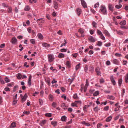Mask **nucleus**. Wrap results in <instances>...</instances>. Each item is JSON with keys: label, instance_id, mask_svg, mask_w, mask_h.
<instances>
[{"label": "nucleus", "instance_id": "c9c22d12", "mask_svg": "<svg viewBox=\"0 0 128 128\" xmlns=\"http://www.w3.org/2000/svg\"><path fill=\"white\" fill-rule=\"evenodd\" d=\"M98 44L97 45L99 46H101L102 45V42H101L98 41Z\"/></svg>", "mask_w": 128, "mask_h": 128}, {"label": "nucleus", "instance_id": "bf43d9fd", "mask_svg": "<svg viewBox=\"0 0 128 128\" xmlns=\"http://www.w3.org/2000/svg\"><path fill=\"white\" fill-rule=\"evenodd\" d=\"M86 84L85 85L87 86H89L88 81V79L86 80Z\"/></svg>", "mask_w": 128, "mask_h": 128}, {"label": "nucleus", "instance_id": "79ce46f5", "mask_svg": "<svg viewBox=\"0 0 128 128\" xmlns=\"http://www.w3.org/2000/svg\"><path fill=\"white\" fill-rule=\"evenodd\" d=\"M92 24L94 27L96 28V25L97 24V23L93 21L92 23Z\"/></svg>", "mask_w": 128, "mask_h": 128}, {"label": "nucleus", "instance_id": "0eeeda50", "mask_svg": "<svg viewBox=\"0 0 128 128\" xmlns=\"http://www.w3.org/2000/svg\"><path fill=\"white\" fill-rule=\"evenodd\" d=\"M108 8L111 11L113 12V8L114 7L113 6L112 4H110L108 5Z\"/></svg>", "mask_w": 128, "mask_h": 128}, {"label": "nucleus", "instance_id": "20e7f679", "mask_svg": "<svg viewBox=\"0 0 128 128\" xmlns=\"http://www.w3.org/2000/svg\"><path fill=\"white\" fill-rule=\"evenodd\" d=\"M48 61L50 62H52L54 59L53 56L51 55H48Z\"/></svg>", "mask_w": 128, "mask_h": 128}, {"label": "nucleus", "instance_id": "2f4dec72", "mask_svg": "<svg viewBox=\"0 0 128 128\" xmlns=\"http://www.w3.org/2000/svg\"><path fill=\"white\" fill-rule=\"evenodd\" d=\"M108 98L109 99L114 100V98L112 96H108Z\"/></svg>", "mask_w": 128, "mask_h": 128}, {"label": "nucleus", "instance_id": "5fc2aeb1", "mask_svg": "<svg viewBox=\"0 0 128 128\" xmlns=\"http://www.w3.org/2000/svg\"><path fill=\"white\" fill-rule=\"evenodd\" d=\"M2 6L4 7H6L7 8L8 7V5L5 3H2Z\"/></svg>", "mask_w": 128, "mask_h": 128}, {"label": "nucleus", "instance_id": "37998d69", "mask_svg": "<svg viewBox=\"0 0 128 128\" xmlns=\"http://www.w3.org/2000/svg\"><path fill=\"white\" fill-rule=\"evenodd\" d=\"M67 49L65 48H62L60 50V51L62 52H66V51Z\"/></svg>", "mask_w": 128, "mask_h": 128}, {"label": "nucleus", "instance_id": "dca6fc26", "mask_svg": "<svg viewBox=\"0 0 128 128\" xmlns=\"http://www.w3.org/2000/svg\"><path fill=\"white\" fill-rule=\"evenodd\" d=\"M58 56V58H62L64 57V55L62 53H60L59 54Z\"/></svg>", "mask_w": 128, "mask_h": 128}, {"label": "nucleus", "instance_id": "0e129e2a", "mask_svg": "<svg viewBox=\"0 0 128 128\" xmlns=\"http://www.w3.org/2000/svg\"><path fill=\"white\" fill-rule=\"evenodd\" d=\"M22 37H23V36H17V38L19 39H21L22 38Z\"/></svg>", "mask_w": 128, "mask_h": 128}, {"label": "nucleus", "instance_id": "2eb2a0df", "mask_svg": "<svg viewBox=\"0 0 128 128\" xmlns=\"http://www.w3.org/2000/svg\"><path fill=\"white\" fill-rule=\"evenodd\" d=\"M43 46L46 47L48 48L50 46V45L46 43H44L42 44Z\"/></svg>", "mask_w": 128, "mask_h": 128}, {"label": "nucleus", "instance_id": "e433bc0d", "mask_svg": "<svg viewBox=\"0 0 128 128\" xmlns=\"http://www.w3.org/2000/svg\"><path fill=\"white\" fill-rule=\"evenodd\" d=\"M117 33L119 35H121L123 34V33L120 30H119L118 31H117Z\"/></svg>", "mask_w": 128, "mask_h": 128}, {"label": "nucleus", "instance_id": "ddd939ff", "mask_svg": "<svg viewBox=\"0 0 128 128\" xmlns=\"http://www.w3.org/2000/svg\"><path fill=\"white\" fill-rule=\"evenodd\" d=\"M38 38L40 39L41 40L43 39V36L40 33H38Z\"/></svg>", "mask_w": 128, "mask_h": 128}, {"label": "nucleus", "instance_id": "f3484780", "mask_svg": "<svg viewBox=\"0 0 128 128\" xmlns=\"http://www.w3.org/2000/svg\"><path fill=\"white\" fill-rule=\"evenodd\" d=\"M122 78L119 79L118 80V84L119 86H120L122 82Z\"/></svg>", "mask_w": 128, "mask_h": 128}, {"label": "nucleus", "instance_id": "ea45409f", "mask_svg": "<svg viewBox=\"0 0 128 128\" xmlns=\"http://www.w3.org/2000/svg\"><path fill=\"white\" fill-rule=\"evenodd\" d=\"M104 34L106 36H108L109 35V33L108 31L106 30H105L104 31Z\"/></svg>", "mask_w": 128, "mask_h": 128}, {"label": "nucleus", "instance_id": "6ab92c4d", "mask_svg": "<svg viewBox=\"0 0 128 128\" xmlns=\"http://www.w3.org/2000/svg\"><path fill=\"white\" fill-rule=\"evenodd\" d=\"M120 24L121 26L124 25L126 24V21L125 20L122 21L120 22Z\"/></svg>", "mask_w": 128, "mask_h": 128}, {"label": "nucleus", "instance_id": "72a5a7b5", "mask_svg": "<svg viewBox=\"0 0 128 128\" xmlns=\"http://www.w3.org/2000/svg\"><path fill=\"white\" fill-rule=\"evenodd\" d=\"M17 78L18 79H20L22 77V76L21 74L20 73L18 74V75L17 76Z\"/></svg>", "mask_w": 128, "mask_h": 128}, {"label": "nucleus", "instance_id": "c85d7f7f", "mask_svg": "<svg viewBox=\"0 0 128 128\" xmlns=\"http://www.w3.org/2000/svg\"><path fill=\"white\" fill-rule=\"evenodd\" d=\"M45 116L49 117H50L52 116V114L50 113H47L45 114Z\"/></svg>", "mask_w": 128, "mask_h": 128}, {"label": "nucleus", "instance_id": "f257e3e1", "mask_svg": "<svg viewBox=\"0 0 128 128\" xmlns=\"http://www.w3.org/2000/svg\"><path fill=\"white\" fill-rule=\"evenodd\" d=\"M100 11L103 14L106 15L107 14V12L106 8L102 6H100Z\"/></svg>", "mask_w": 128, "mask_h": 128}, {"label": "nucleus", "instance_id": "774afa93", "mask_svg": "<svg viewBox=\"0 0 128 128\" xmlns=\"http://www.w3.org/2000/svg\"><path fill=\"white\" fill-rule=\"evenodd\" d=\"M125 80V82L127 83L128 82V78L126 77Z\"/></svg>", "mask_w": 128, "mask_h": 128}, {"label": "nucleus", "instance_id": "69168bd1", "mask_svg": "<svg viewBox=\"0 0 128 128\" xmlns=\"http://www.w3.org/2000/svg\"><path fill=\"white\" fill-rule=\"evenodd\" d=\"M78 54L77 53H75L74 54H72V56L76 58Z\"/></svg>", "mask_w": 128, "mask_h": 128}, {"label": "nucleus", "instance_id": "de8ad7c7", "mask_svg": "<svg viewBox=\"0 0 128 128\" xmlns=\"http://www.w3.org/2000/svg\"><path fill=\"white\" fill-rule=\"evenodd\" d=\"M100 38H101L102 39L104 40H105V37L103 35V34H102V35H100Z\"/></svg>", "mask_w": 128, "mask_h": 128}, {"label": "nucleus", "instance_id": "a211bd4d", "mask_svg": "<svg viewBox=\"0 0 128 128\" xmlns=\"http://www.w3.org/2000/svg\"><path fill=\"white\" fill-rule=\"evenodd\" d=\"M16 123L15 122H12V123L10 126V128H14L16 127Z\"/></svg>", "mask_w": 128, "mask_h": 128}, {"label": "nucleus", "instance_id": "052dcab7", "mask_svg": "<svg viewBox=\"0 0 128 128\" xmlns=\"http://www.w3.org/2000/svg\"><path fill=\"white\" fill-rule=\"evenodd\" d=\"M62 98H64V100H66V96L64 94H63L61 96Z\"/></svg>", "mask_w": 128, "mask_h": 128}, {"label": "nucleus", "instance_id": "49530a36", "mask_svg": "<svg viewBox=\"0 0 128 128\" xmlns=\"http://www.w3.org/2000/svg\"><path fill=\"white\" fill-rule=\"evenodd\" d=\"M84 71L85 72H86L88 70V66H86L84 68Z\"/></svg>", "mask_w": 128, "mask_h": 128}, {"label": "nucleus", "instance_id": "f704fd0d", "mask_svg": "<svg viewBox=\"0 0 128 128\" xmlns=\"http://www.w3.org/2000/svg\"><path fill=\"white\" fill-rule=\"evenodd\" d=\"M29 10L30 8L28 6H26L24 8V10L25 11H28Z\"/></svg>", "mask_w": 128, "mask_h": 128}, {"label": "nucleus", "instance_id": "b1692460", "mask_svg": "<svg viewBox=\"0 0 128 128\" xmlns=\"http://www.w3.org/2000/svg\"><path fill=\"white\" fill-rule=\"evenodd\" d=\"M99 94V92L98 91H96L93 94V96H96L98 95Z\"/></svg>", "mask_w": 128, "mask_h": 128}, {"label": "nucleus", "instance_id": "8fccbe9b", "mask_svg": "<svg viewBox=\"0 0 128 128\" xmlns=\"http://www.w3.org/2000/svg\"><path fill=\"white\" fill-rule=\"evenodd\" d=\"M115 55L116 56L118 57H120L122 56V55L118 53H116L115 54Z\"/></svg>", "mask_w": 128, "mask_h": 128}, {"label": "nucleus", "instance_id": "9d476101", "mask_svg": "<svg viewBox=\"0 0 128 128\" xmlns=\"http://www.w3.org/2000/svg\"><path fill=\"white\" fill-rule=\"evenodd\" d=\"M27 96L26 94L22 98V102H23L26 100Z\"/></svg>", "mask_w": 128, "mask_h": 128}, {"label": "nucleus", "instance_id": "473e14b6", "mask_svg": "<svg viewBox=\"0 0 128 128\" xmlns=\"http://www.w3.org/2000/svg\"><path fill=\"white\" fill-rule=\"evenodd\" d=\"M4 80L6 82H8L10 81V79L7 77H6L5 78Z\"/></svg>", "mask_w": 128, "mask_h": 128}, {"label": "nucleus", "instance_id": "f03ea898", "mask_svg": "<svg viewBox=\"0 0 128 128\" xmlns=\"http://www.w3.org/2000/svg\"><path fill=\"white\" fill-rule=\"evenodd\" d=\"M17 42V40L15 37H13L12 38L11 42L12 44H16Z\"/></svg>", "mask_w": 128, "mask_h": 128}, {"label": "nucleus", "instance_id": "7ed1b4c3", "mask_svg": "<svg viewBox=\"0 0 128 128\" xmlns=\"http://www.w3.org/2000/svg\"><path fill=\"white\" fill-rule=\"evenodd\" d=\"M84 30L83 29L80 28L78 30V32L81 34L80 36L81 37H84V35L83 34L84 32Z\"/></svg>", "mask_w": 128, "mask_h": 128}, {"label": "nucleus", "instance_id": "4be33fe9", "mask_svg": "<svg viewBox=\"0 0 128 128\" xmlns=\"http://www.w3.org/2000/svg\"><path fill=\"white\" fill-rule=\"evenodd\" d=\"M89 71L92 72L94 71V68L92 66H90L89 68Z\"/></svg>", "mask_w": 128, "mask_h": 128}, {"label": "nucleus", "instance_id": "338daca9", "mask_svg": "<svg viewBox=\"0 0 128 128\" xmlns=\"http://www.w3.org/2000/svg\"><path fill=\"white\" fill-rule=\"evenodd\" d=\"M94 52L92 50H90L88 52V54H93Z\"/></svg>", "mask_w": 128, "mask_h": 128}, {"label": "nucleus", "instance_id": "c756f323", "mask_svg": "<svg viewBox=\"0 0 128 128\" xmlns=\"http://www.w3.org/2000/svg\"><path fill=\"white\" fill-rule=\"evenodd\" d=\"M97 33L98 35L100 36L101 35H102V34L101 31L98 29L97 30Z\"/></svg>", "mask_w": 128, "mask_h": 128}, {"label": "nucleus", "instance_id": "6e6552de", "mask_svg": "<svg viewBox=\"0 0 128 128\" xmlns=\"http://www.w3.org/2000/svg\"><path fill=\"white\" fill-rule=\"evenodd\" d=\"M32 76L30 75L29 77L28 81V85L30 86L31 84V78Z\"/></svg>", "mask_w": 128, "mask_h": 128}, {"label": "nucleus", "instance_id": "423d86ee", "mask_svg": "<svg viewBox=\"0 0 128 128\" xmlns=\"http://www.w3.org/2000/svg\"><path fill=\"white\" fill-rule=\"evenodd\" d=\"M80 0L81 4L83 7L84 8H86L87 7V5L85 2L84 0Z\"/></svg>", "mask_w": 128, "mask_h": 128}, {"label": "nucleus", "instance_id": "680f3d73", "mask_svg": "<svg viewBox=\"0 0 128 128\" xmlns=\"http://www.w3.org/2000/svg\"><path fill=\"white\" fill-rule=\"evenodd\" d=\"M27 30L29 33H30L31 32V28H28L27 29Z\"/></svg>", "mask_w": 128, "mask_h": 128}, {"label": "nucleus", "instance_id": "a878e982", "mask_svg": "<svg viewBox=\"0 0 128 128\" xmlns=\"http://www.w3.org/2000/svg\"><path fill=\"white\" fill-rule=\"evenodd\" d=\"M54 8L56 9L58 7V5L57 4V2H55L54 3Z\"/></svg>", "mask_w": 128, "mask_h": 128}, {"label": "nucleus", "instance_id": "6e6d98bb", "mask_svg": "<svg viewBox=\"0 0 128 128\" xmlns=\"http://www.w3.org/2000/svg\"><path fill=\"white\" fill-rule=\"evenodd\" d=\"M111 44L109 42L108 44H105V46L106 47L109 46H110Z\"/></svg>", "mask_w": 128, "mask_h": 128}, {"label": "nucleus", "instance_id": "4c0bfd02", "mask_svg": "<svg viewBox=\"0 0 128 128\" xmlns=\"http://www.w3.org/2000/svg\"><path fill=\"white\" fill-rule=\"evenodd\" d=\"M18 87V86L17 85H16L15 86H14L13 89V91L14 92H15L16 91V88Z\"/></svg>", "mask_w": 128, "mask_h": 128}, {"label": "nucleus", "instance_id": "a18cd8bd", "mask_svg": "<svg viewBox=\"0 0 128 128\" xmlns=\"http://www.w3.org/2000/svg\"><path fill=\"white\" fill-rule=\"evenodd\" d=\"M31 43L33 44H34L35 43L34 40V39H31L30 40Z\"/></svg>", "mask_w": 128, "mask_h": 128}, {"label": "nucleus", "instance_id": "09e8293b", "mask_svg": "<svg viewBox=\"0 0 128 128\" xmlns=\"http://www.w3.org/2000/svg\"><path fill=\"white\" fill-rule=\"evenodd\" d=\"M88 86H85L84 89V92H86V90H87V87Z\"/></svg>", "mask_w": 128, "mask_h": 128}, {"label": "nucleus", "instance_id": "39448f33", "mask_svg": "<svg viewBox=\"0 0 128 128\" xmlns=\"http://www.w3.org/2000/svg\"><path fill=\"white\" fill-rule=\"evenodd\" d=\"M110 80L112 83L114 85H115L116 84V82L114 78L112 76L110 77Z\"/></svg>", "mask_w": 128, "mask_h": 128}, {"label": "nucleus", "instance_id": "4468645a", "mask_svg": "<svg viewBox=\"0 0 128 128\" xmlns=\"http://www.w3.org/2000/svg\"><path fill=\"white\" fill-rule=\"evenodd\" d=\"M51 124L54 127H55L56 126L57 124V122L56 121H52L51 122Z\"/></svg>", "mask_w": 128, "mask_h": 128}, {"label": "nucleus", "instance_id": "e2e57ef3", "mask_svg": "<svg viewBox=\"0 0 128 128\" xmlns=\"http://www.w3.org/2000/svg\"><path fill=\"white\" fill-rule=\"evenodd\" d=\"M47 83H48V85L49 86H50V80H49V79H48L47 80V82H46Z\"/></svg>", "mask_w": 128, "mask_h": 128}, {"label": "nucleus", "instance_id": "412c9836", "mask_svg": "<svg viewBox=\"0 0 128 128\" xmlns=\"http://www.w3.org/2000/svg\"><path fill=\"white\" fill-rule=\"evenodd\" d=\"M66 117L65 116H62L61 118V120L62 121H65L66 119Z\"/></svg>", "mask_w": 128, "mask_h": 128}, {"label": "nucleus", "instance_id": "a19ab883", "mask_svg": "<svg viewBox=\"0 0 128 128\" xmlns=\"http://www.w3.org/2000/svg\"><path fill=\"white\" fill-rule=\"evenodd\" d=\"M8 12L9 13H11L12 12V10L11 8H8Z\"/></svg>", "mask_w": 128, "mask_h": 128}, {"label": "nucleus", "instance_id": "13d9d810", "mask_svg": "<svg viewBox=\"0 0 128 128\" xmlns=\"http://www.w3.org/2000/svg\"><path fill=\"white\" fill-rule=\"evenodd\" d=\"M99 5V4L98 2H97L96 4H95L94 5V7L95 8H96L97 7H98Z\"/></svg>", "mask_w": 128, "mask_h": 128}, {"label": "nucleus", "instance_id": "f8f14e48", "mask_svg": "<svg viewBox=\"0 0 128 128\" xmlns=\"http://www.w3.org/2000/svg\"><path fill=\"white\" fill-rule=\"evenodd\" d=\"M76 12L78 16H79L81 12V10L79 8L77 9L76 10Z\"/></svg>", "mask_w": 128, "mask_h": 128}, {"label": "nucleus", "instance_id": "4d7b16f0", "mask_svg": "<svg viewBox=\"0 0 128 128\" xmlns=\"http://www.w3.org/2000/svg\"><path fill=\"white\" fill-rule=\"evenodd\" d=\"M23 113L24 114H28L30 113V112L29 111H24Z\"/></svg>", "mask_w": 128, "mask_h": 128}, {"label": "nucleus", "instance_id": "864d4df0", "mask_svg": "<svg viewBox=\"0 0 128 128\" xmlns=\"http://www.w3.org/2000/svg\"><path fill=\"white\" fill-rule=\"evenodd\" d=\"M17 100H14L12 104H13L15 105L17 103Z\"/></svg>", "mask_w": 128, "mask_h": 128}, {"label": "nucleus", "instance_id": "5701e85b", "mask_svg": "<svg viewBox=\"0 0 128 128\" xmlns=\"http://www.w3.org/2000/svg\"><path fill=\"white\" fill-rule=\"evenodd\" d=\"M113 62L114 63L116 64H118L119 63L118 60L116 59H115L113 60Z\"/></svg>", "mask_w": 128, "mask_h": 128}, {"label": "nucleus", "instance_id": "58836bf2", "mask_svg": "<svg viewBox=\"0 0 128 128\" xmlns=\"http://www.w3.org/2000/svg\"><path fill=\"white\" fill-rule=\"evenodd\" d=\"M99 110V109H98V106L94 108V110L96 112H98Z\"/></svg>", "mask_w": 128, "mask_h": 128}, {"label": "nucleus", "instance_id": "393cba45", "mask_svg": "<svg viewBox=\"0 0 128 128\" xmlns=\"http://www.w3.org/2000/svg\"><path fill=\"white\" fill-rule=\"evenodd\" d=\"M66 64L68 68H70V62L69 61H67L66 62Z\"/></svg>", "mask_w": 128, "mask_h": 128}, {"label": "nucleus", "instance_id": "1a4fd4ad", "mask_svg": "<svg viewBox=\"0 0 128 128\" xmlns=\"http://www.w3.org/2000/svg\"><path fill=\"white\" fill-rule=\"evenodd\" d=\"M88 39L91 42H94L95 41V39L92 36H90L88 38Z\"/></svg>", "mask_w": 128, "mask_h": 128}, {"label": "nucleus", "instance_id": "bb28decb", "mask_svg": "<svg viewBox=\"0 0 128 128\" xmlns=\"http://www.w3.org/2000/svg\"><path fill=\"white\" fill-rule=\"evenodd\" d=\"M80 63H79L76 66V70H77L80 67Z\"/></svg>", "mask_w": 128, "mask_h": 128}, {"label": "nucleus", "instance_id": "c03bdc74", "mask_svg": "<svg viewBox=\"0 0 128 128\" xmlns=\"http://www.w3.org/2000/svg\"><path fill=\"white\" fill-rule=\"evenodd\" d=\"M109 107L108 106H106L105 107L104 109V110H108V109Z\"/></svg>", "mask_w": 128, "mask_h": 128}, {"label": "nucleus", "instance_id": "3c124183", "mask_svg": "<svg viewBox=\"0 0 128 128\" xmlns=\"http://www.w3.org/2000/svg\"><path fill=\"white\" fill-rule=\"evenodd\" d=\"M5 46V44H2L0 46V48H3Z\"/></svg>", "mask_w": 128, "mask_h": 128}, {"label": "nucleus", "instance_id": "603ef678", "mask_svg": "<svg viewBox=\"0 0 128 128\" xmlns=\"http://www.w3.org/2000/svg\"><path fill=\"white\" fill-rule=\"evenodd\" d=\"M39 101L40 105H42L43 104V102L42 100L41 99H39Z\"/></svg>", "mask_w": 128, "mask_h": 128}, {"label": "nucleus", "instance_id": "aec40b11", "mask_svg": "<svg viewBox=\"0 0 128 128\" xmlns=\"http://www.w3.org/2000/svg\"><path fill=\"white\" fill-rule=\"evenodd\" d=\"M112 117L110 116L108 117L106 119V121L107 122H109L110 121V120L112 119Z\"/></svg>", "mask_w": 128, "mask_h": 128}, {"label": "nucleus", "instance_id": "7c9ffc66", "mask_svg": "<svg viewBox=\"0 0 128 128\" xmlns=\"http://www.w3.org/2000/svg\"><path fill=\"white\" fill-rule=\"evenodd\" d=\"M74 98L75 99H78L79 98L77 94H75L73 96Z\"/></svg>", "mask_w": 128, "mask_h": 128}, {"label": "nucleus", "instance_id": "9b49d317", "mask_svg": "<svg viewBox=\"0 0 128 128\" xmlns=\"http://www.w3.org/2000/svg\"><path fill=\"white\" fill-rule=\"evenodd\" d=\"M46 120H42L40 122V125L42 126L44 125V124H46Z\"/></svg>", "mask_w": 128, "mask_h": 128}, {"label": "nucleus", "instance_id": "cd10ccee", "mask_svg": "<svg viewBox=\"0 0 128 128\" xmlns=\"http://www.w3.org/2000/svg\"><path fill=\"white\" fill-rule=\"evenodd\" d=\"M122 7V5L121 4H119L116 5L115 6V8H116L118 9L121 8Z\"/></svg>", "mask_w": 128, "mask_h": 128}]
</instances>
